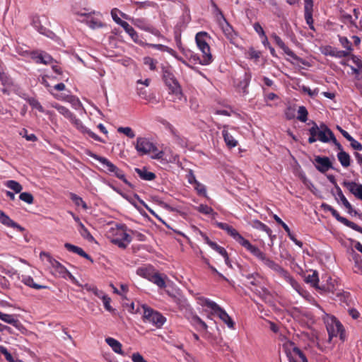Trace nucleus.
Instances as JSON below:
<instances>
[{
  "instance_id": "obj_1",
  "label": "nucleus",
  "mask_w": 362,
  "mask_h": 362,
  "mask_svg": "<svg viewBox=\"0 0 362 362\" xmlns=\"http://www.w3.org/2000/svg\"><path fill=\"white\" fill-rule=\"evenodd\" d=\"M210 39V35L204 31L199 32L195 35L196 44L202 53V59L197 57V59L199 60V63L202 65H209L213 62V56L208 42Z\"/></svg>"
},
{
  "instance_id": "obj_2",
  "label": "nucleus",
  "mask_w": 362,
  "mask_h": 362,
  "mask_svg": "<svg viewBox=\"0 0 362 362\" xmlns=\"http://www.w3.org/2000/svg\"><path fill=\"white\" fill-rule=\"evenodd\" d=\"M309 144H313L317 140L322 143H329L332 137L334 135L332 131L325 124L321 123L320 125L318 126L315 122H313V125L309 129Z\"/></svg>"
},
{
  "instance_id": "obj_3",
  "label": "nucleus",
  "mask_w": 362,
  "mask_h": 362,
  "mask_svg": "<svg viewBox=\"0 0 362 362\" xmlns=\"http://www.w3.org/2000/svg\"><path fill=\"white\" fill-rule=\"evenodd\" d=\"M129 230L124 224L117 225L116 228H112L109 233L111 235V243L117 245L119 248L125 249L132 241V237L128 233Z\"/></svg>"
},
{
  "instance_id": "obj_4",
  "label": "nucleus",
  "mask_w": 362,
  "mask_h": 362,
  "mask_svg": "<svg viewBox=\"0 0 362 362\" xmlns=\"http://www.w3.org/2000/svg\"><path fill=\"white\" fill-rule=\"evenodd\" d=\"M247 250L250 252L252 255L257 257L259 260H260L264 265L269 267L272 270L274 271L277 274H279L281 276L284 275H286L287 270L284 269L281 265L278 263L275 262L274 260L271 259L269 257L267 256L265 253L259 250L257 247L250 245Z\"/></svg>"
},
{
  "instance_id": "obj_5",
  "label": "nucleus",
  "mask_w": 362,
  "mask_h": 362,
  "mask_svg": "<svg viewBox=\"0 0 362 362\" xmlns=\"http://www.w3.org/2000/svg\"><path fill=\"white\" fill-rule=\"evenodd\" d=\"M163 79L165 84L168 87L169 93L175 97L173 100H181L183 96L182 88L175 75L169 69H163Z\"/></svg>"
},
{
  "instance_id": "obj_6",
  "label": "nucleus",
  "mask_w": 362,
  "mask_h": 362,
  "mask_svg": "<svg viewBox=\"0 0 362 362\" xmlns=\"http://www.w3.org/2000/svg\"><path fill=\"white\" fill-rule=\"evenodd\" d=\"M137 274L153 283L160 288L166 287V275L160 274L158 272L156 271L153 267L139 268L137 269Z\"/></svg>"
},
{
  "instance_id": "obj_7",
  "label": "nucleus",
  "mask_w": 362,
  "mask_h": 362,
  "mask_svg": "<svg viewBox=\"0 0 362 362\" xmlns=\"http://www.w3.org/2000/svg\"><path fill=\"white\" fill-rule=\"evenodd\" d=\"M90 156L93 159L98 160L100 163H101L103 166L106 168L107 173H112L115 177L123 181L129 187H133L132 185L126 179L123 170L117 168L107 158L94 153L91 154Z\"/></svg>"
},
{
  "instance_id": "obj_8",
  "label": "nucleus",
  "mask_w": 362,
  "mask_h": 362,
  "mask_svg": "<svg viewBox=\"0 0 362 362\" xmlns=\"http://www.w3.org/2000/svg\"><path fill=\"white\" fill-rule=\"evenodd\" d=\"M283 349L289 362H308L304 353L291 341H287L283 344Z\"/></svg>"
},
{
  "instance_id": "obj_9",
  "label": "nucleus",
  "mask_w": 362,
  "mask_h": 362,
  "mask_svg": "<svg viewBox=\"0 0 362 362\" xmlns=\"http://www.w3.org/2000/svg\"><path fill=\"white\" fill-rule=\"evenodd\" d=\"M326 327L329 334V340L333 337H339L340 339L344 341L345 331L342 324L334 317L327 316L326 320Z\"/></svg>"
},
{
  "instance_id": "obj_10",
  "label": "nucleus",
  "mask_w": 362,
  "mask_h": 362,
  "mask_svg": "<svg viewBox=\"0 0 362 362\" xmlns=\"http://www.w3.org/2000/svg\"><path fill=\"white\" fill-rule=\"evenodd\" d=\"M144 308V320L155 325L157 328L161 327L166 319L160 313L146 306Z\"/></svg>"
},
{
  "instance_id": "obj_11",
  "label": "nucleus",
  "mask_w": 362,
  "mask_h": 362,
  "mask_svg": "<svg viewBox=\"0 0 362 362\" xmlns=\"http://www.w3.org/2000/svg\"><path fill=\"white\" fill-rule=\"evenodd\" d=\"M329 280H332L330 277L327 279L326 284L319 285L318 274L316 271H313L311 274H308L305 277V281L310 284L314 288L321 291L322 293H333L334 290V285L332 282H329Z\"/></svg>"
},
{
  "instance_id": "obj_12",
  "label": "nucleus",
  "mask_w": 362,
  "mask_h": 362,
  "mask_svg": "<svg viewBox=\"0 0 362 362\" xmlns=\"http://www.w3.org/2000/svg\"><path fill=\"white\" fill-rule=\"evenodd\" d=\"M216 225L220 229L226 230L230 236L246 250L251 245L250 241L244 238L233 226L221 222H216Z\"/></svg>"
},
{
  "instance_id": "obj_13",
  "label": "nucleus",
  "mask_w": 362,
  "mask_h": 362,
  "mask_svg": "<svg viewBox=\"0 0 362 362\" xmlns=\"http://www.w3.org/2000/svg\"><path fill=\"white\" fill-rule=\"evenodd\" d=\"M322 208H323L325 211H329L332 214V215L340 223H343L346 226H347L357 232L362 233V228L361 226H359L357 224H356L355 223L348 220L347 218H346L343 216H341L339 213L335 209H334L332 206H330L327 204L323 203L322 204Z\"/></svg>"
},
{
  "instance_id": "obj_14",
  "label": "nucleus",
  "mask_w": 362,
  "mask_h": 362,
  "mask_svg": "<svg viewBox=\"0 0 362 362\" xmlns=\"http://www.w3.org/2000/svg\"><path fill=\"white\" fill-rule=\"evenodd\" d=\"M135 148L141 156L154 152L157 150L156 147L148 139L144 137H138L136 139Z\"/></svg>"
},
{
  "instance_id": "obj_15",
  "label": "nucleus",
  "mask_w": 362,
  "mask_h": 362,
  "mask_svg": "<svg viewBox=\"0 0 362 362\" xmlns=\"http://www.w3.org/2000/svg\"><path fill=\"white\" fill-rule=\"evenodd\" d=\"M69 121L82 134H86L95 141L104 143V141L99 136L86 127L83 122L77 118L75 115H73Z\"/></svg>"
},
{
  "instance_id": "obj_16",
  "label": "nucleus",
  "mask_w": 362,
  "mask_h": 362,
  "mask_svg": "<svg viewBox=\"0 0 362 362\" xmlns=\"http://www.w3.org/2000/svg\"><path fill=\"white\" fill-rule=\"evenodd\" d=\"M40 257V258H46L47 261L50 264L52 267L54 269L55 272L59 273L62 277L66 276V273H69L67 269L59 262L54 259L49 253L46 252H41Z\"/></svg>"
},
{
  "instance_id": "obj_17",
  "label": "nucleus",
  "mask_w": 362,
  "mask_h": 362,
  "mask_svg": "<svg viewBox=\"0 0 362 362\" xmlns=\"http://www.w3.org/2000/svg\"><path fill=\"white\" fill-rule=\"evenodd\" d=\"M30 59L36 64H43L46 65L52 64L54 61V59L49 54L38 50L33 51Z\"/></svg>"
},
{
  "instance_id": "obj_18",
  "label": "nucleus",
  "mask_w": 362,
  "mask_h": 362,
  "mask_svg": "<svg viewBox=\"0 0 362 362\" xmlns=\"http://www.w3.org/2000/svg\"><path fill=\"white\" fill-rule=\"evenodd\" d=\"M313 1L304 0V17L310 30H315L313 18Z\"/></svg>"
},
{
  "instance_id": "obj_19",
  "label": "nucleus",
  "mask_w": 362,
  "mask_h": 362,
  "mask_svg": "<svg viewBox=\"0 0 362 362\" xmlns=\"http://www.w3.org/2000/svg\"><path fill=\"white\" fill-rule=\"evenodd\" d=\"M315 168L318 171L325 173L329 169L333 168L332 163L328 157L315 156Z\"/></svg>"
},
{
  "instance_id": "obj_20",
  "label": "nucleus",
  "mask_w": 362,
  "mask_h": 362,
  "mask_svg": "<svg viewBox=\"0 0 362 362\" xmlns=\"http://www.w3.org/2000/svg\"><path fill=\"white\" fill-rule=\"evenodd\" d=\"M252 78V74L250 71L245 72L243 77L240 79L237 88L239 92H242L243 95H247L248 91V86Z\"/></svg>"
},
{
  "instance_id": "obj_21",
  "label": "nucleus",
  "mask_w": 362,
  "mask_h": 362,
  "mask_svg": "<svg viewBox=\"0 0 362 362\" xmlns=\"http://www.w3.org/2000/svg\"><path fill=\"white\" fill-rule=\"evenodd\" d=\"M343 185L357 199L362 201V185L355 182L344 181Z\"/></svg>"
},
{
  "instance_id": "obj_22",
  "label": "nucleus",
  "mask_w": 362,
  "mask_h": 362,
  "mask_svg": "<svg viewBox=\"0 0 362 362\" xmlns=\"http://www.w3.org/2000/svg\"><path fill=\"white\" fill-rule=\"evenodd\" d=\"M272 37L274 39L276 45L281 48L286 54L292 57L294 59H298V57L297 55L284 42L281 38L278 36L276 33H273L272 35Z\"/></svg>"
},
{
  "instance_id": "obj_23",
  "label": "nucleus",
  "mask_w": 362,
  "mask_h": 362,
  "mask_svg": "<svg viewBox=\"0 0 362 362\" xmlns=\"http://www.w3.org/2000/svg\"><path fill=\"white\" fill-rule=\"evenodd\" d=\"M147 46L148 47L156 49L161 52H166L169 53L170 54H171L172 56H173L174 57H175L179 61L182 62L185 65H187V66L188 65L187 63L185 60H183L181 57H179L177 56L176 52L174 49H173L172 48H170L168 46H165V45H163L161 44H151V43L147 44Z\"/></svg>"
},
{
  "instance_id": "obj_24",
  "label": "nucleus",
  "mask_w": 362,
  "mask_h": 362,
  "mask_svg": "<svg viewBox=\"0 0 362 362\" xmlns=\"http://www.w3.org/2000/svg\"><path fill=\"white\" fill-rule=\"evenodd\" d=\"M214 313L217 315L218 317L224 322L229 328L233 329L235 326V323L231 317L228 315V313L219 305L218 308L214 311Z\"/></svg>"
},
{
  "instance_id": "obj_25",
  "label": "nucleus",
  "mask_w": 362,
  "mask_h": 362,
  "mask_svg": "<svg viewBox=\"0 0 362 362\" xmlns=\"http://www.w3.org/2000/svg\"><path fill=\"white\" fill-rule=\"evenodd\" d=\"M0 222L1 223L6 226L13 228L14 229L18 230L20 232L24 230V228L22 226H21L19 224H18L12 219H11L10 217L8 215H6L4 211L1 212Z\"/></svg>"
},
{
  "instance_id": "obj_26",
  "label": "nucleus",
  "mask_w": 362,
  "mask_h": 362,
  "mask_svg": "<svg viewBox=\"0 0 362 362\" xmlns=\"http://www.w3.org/2000/svg\"><path fill=\"white\" fill-rule=\"evenodd\" d=\"M77 15L86 17V23L92 29H96L103 27V23L98 18L90 16V13H77Z\"/></svg>"
},
{
  "instance_id": "obj_27",
  "label": "nucleus",
  "mask_w": 362,
  "mask_h": 362,
  "mask_svg": "<svg viewBox=\"0 0 362 362\" xmlns=\"http://www.w3.org/2000/svg\"><path fill=\"white\" fill-rule=\"evenodd\" d=\"M228 125L223 126L222 135L224 139V141L229 148H234L238 146V142L234 137L228 132Z\"/></svg>"
},
{
  "instance_id": "obj_28",
  "label": "nucleus",
  "mask_w": 362,
  "mask_h": 362,
  "mask_svg": "<svg viewBox=\"0 0 362 362\" xmlns=\"http://www.w3.org/2000/svg\"><path fill=\"white\" fill-rule=\"evenodd\" d=\"M64 247L68 251L71 252L73 253L78 254L81 257H83L90 260L91 262H93L91 257L88 254H87L81 247H79L78 246L74 245H72L71 243H68L64 244Z\"/></svg>"
},
{
  "instance_id": "obj_29",
  "label": "nucleus",
  "mask_w": 362,
  "mask_h": 362,
  "mask_svg": "<svg viewBox=\"0 0 362 362\" xmlns=\"http://www.w3.org/2000/svg\"><path fill=\"white\" fill-rule=\"evenodd\" d=\"M105 342L111 347L115 353L122 356L124 355L122 349V345L118 340L109 337L105 338Z\"/></svg>"
},
{
  "instance_id": "obj_30",
  "label": "nucleus",
  "mask_w": 362,
  "mask_h": 362,
  "mask_svg": "<svg viewBox=\"0 0 362 362\" xmlns=\"http://www.w3.org/2000/svg\"><path fill=\"white\" fill-rule=\"evenodd\" d=\"M190 323L199 332L207 330L208 325L197 315L191 317Z\"/></svg>"
},
{
  "instance_id": "obj_31",
  "label": "nucleus",
  "mask_w": 362,
  "mask_h": 362,
  "mask_svg": "<svg viewBox=\"0 0 362 362\" xmlns=\"http://www.w3.org/2000/svg\"><path fill=\"white\" fill-rule=\"evenodd\" d=\"M121 26L124 28L125 32L129 34L134 42L139 44L141 43L139 34L127 22L124 21V23H121Z\"/></svg>"
},
{
  "instance_id": "obj_32",
  "label": "nucleus",
  "mask_w": 362,
  "mask_h": 362,
  "mask_svg": "<svg viewBox=\"0 0 362 362\" xmlns=\"http://www.w3.org/2000/svg\"><path fill=\"white\" fill-rule=\"evenodd\" d=\"M282 277L284 278L301 296H304V294L307 293L304 289L301 288L300 285L290 275L288 271L286 272V275H284Z\"/></svg>"
},
{
  "instance_id": "obj_33",
  "label": "nucleus",
  "mask_w": 362,
  "mask_h": 362,
  "mask_svg": "<svg viewBox=\"0 0 362 362\" xmlns=\"http://www.w3.org/2000/svg\"><path fill=\"white\" fill-rule=\"evenodd\" d=\"M135 172L138 174L139 177L144 180L151 181L156 178V174L148 171L146 168H135Z\"/></svg>"
},
{
  "instance_id": "obj_34",
  "label": "nucleus",
  "mask_w": 362,
  "mask_h": 362,
  "mask_svg": "<svg viewBox=\"0 0 362 362\" xmlns=\"http://www.w3.org/2000/svg\"><path fill=\"white\" fill-rule=\"evenodd\" d=\"M21 282H23L25 285L31 287L35 289H42V288H46V286L40 285L37 284H35L34 282V280L33 277L28 275H22L21 279Z\"/></svg>"
},
{
  "instance_id": "obj_35",
  "label": "nucleus",
  "mask_w": 362,
  "mask_h": 362,
  "mask_svg": "<svg viewBox=\"0 0 362 362\" xmlns=\"http://www.w3.org/2000/svg\"><path fill=\"white\" fill-rule=\"evenodd\" d=\"M134 24L139 28L153 33L155 28L143 18H137L134 21Z\"/></svg>"
},
{
  "instance_id": "obj_36",
  "label": "nucleus",
  "mask_w": 362,
  "mask_h": 362,
  "mask_svg": "<svg viewBox=\"0 0 362 362\" xmlns=\"http://www.w3.org/2000/svg\"><path fill=\"white\" fill-rule=\"evenodd\" d=\"M337 158L342 167L346 168L351 165V156L344 151L337 153Z\"/></svg>"
},
{
  "instance_id": "obj_37",
  "label": "nucleus",
  "mask_w": 362,
  "mask_h": 362,
  "mask_svg": "<svg viewBox=\"0 0 362 362\" xmlns=\"http://www.w3.org/2000/svg\"><path fill=\"white\" fill-rule=\"evenodd\" d=\"M0 320L14 327H17L19 324V320L13 315L6 314L2 312H0Z\"/></svg>"
},
{
  "instance_id": "obj_38",
  "label": "nucleus",
  "mask_w": 362,
  "mask_h": 362,
  "mask_svg": "<svg viewBox=\"0 0 362 362\" xmlns=\"http://www.w3.org/2000/svg\"><path fill=\"white\" fill-rule=\"evenodd\" d=\"M352 258L354 261V272L362 274V258L358 254L354 252L352 253Z\"/></svg>"
},
{
  "instance_id": "obj_39",
  "label": "nucleus",
  "mask_w": 362,
  "mask_h": 362,
  "mask_svg": "<svg viewBox=\"0 0 362 362\" xmlns=\"http://www.w3.org/2000/svg\"><path fill=\"white\" fill-rule=\"evenodd\" d=\"M198 303L202 306H206L210 308L213 312L218 308V305L211 300L209 298L204 297H200L198 298Z\"/></svg>"
},
{
  "instance_id": "obj_40",
  "label": "nucleus",
  "mask_w": 362,
  "mask_h": 362,
  "mask_svg": "<svg viewBox=\"0 0 362 362\" xmlns=\"http://www.w3.org/2000/svg\"><path fill=\"white\" fill-rule=\"evenodd\" d=\"M52 107L55 108L60 114L69 119H70L74 115L68 108L58 103L52 104Z\"/></svg>"
},
{
  "instance_id": "obj_41",
  "label": "nucleus",
  "mask_w": 362,
  "mask_h": 362,
  "mask_svg": "<svg viewBox=\"0 0 362 362\" xmlns=\"http://www.w3.org/2000/svg\"><path fill=\"white\" fill-rule=\"evenodd\" d=\"M326 54L337 58H342L348 57L349 55V52L345 50H337L336 48L329 47V50Z\"/></svg>"
},
{
  "instance_id": "obj_42",
  "label": "nucleus",
  "mask_w": 362,
  "mask_h": 362,
  "mask_svg": "<svg viewBox=\"0 0 362 362\" xmlns=\"http://www.w3.org/2000/svg\"><path fill=\"white\" fill-rule=\"evenodd\" d=\"M223 31L226 35V37L230 41L235 39L236 36V33H235L232 26L226 21V25H223Z\"/></svg>"
},
{
  "instance_id": "obj_43",
  "label": "nucleus",
  "mask_w": 362,
  "mask_h": 362,
  "mask_svg": "<svg viewBox=\"0 0 362 362\" xmlns=\"http://www.w3.org/2000/svg\"><path fill=\"white\" fill-rule=\"evenodd\" d=\"M242 276H245L250 281V284L252 286H259L260 284V279H262L261 276L258 273L245 274L243 272Z\"/></svg>"
},
{
  "instance_id": "obj_44",
  "label": "nucleus",
  "mask_w": 362,
  "mask_h": 362,
  "mask_svg": "<svg viewBox=\"0 0 362 362\" xmlns=\"http://www.w3.org/2000/svg\"><path fill=\"white\" fill-rule=\"evenodd\" d=\"M29 105L35 109H37L40 112L45 113L46 115H50L49 111H45L44 107L41 105L40 103L35 98H31L28 99Z\"/></svg>"
},
{
  "instance_id": "obj_45",
  "label": "nucleus",
  "mask_w": 362,
  "mask_h": 362,
  "mask_svg": "<svg viewBox=\"0 0 362 362\" xmlns=\"http://www.w3.org/2000/svg\"><path fill=\"white\" fill-rule=\"evenodd\" d=\"M5 186L13 190L15 193H20L23 189L22 185L16 180H10L5 182Z\"/></svg>"
},
{
  "instance_id": "obj_46",
  "label": "nucleus",
  "mask_w": 362,
  "mask_h": 362,
  "mask_svg": "<svg viewBox=\"0 0 362 362\" xmlns=\"http://www.w3.org/2000/svg\"><path fill=\"white\" fill-rule=\"evenodd\" d=\"M194 209L201 214L205 215H217V213L214 212V209L206 204H200L197 206H195Z\"/></svg>"
},
{
  "instance_id": "obj_47",
  "label": "nucleus",
  "mask_w": 362,
  "mask_h": 362,
  "mask_svg": "<svg viewBox=\"0 0 362 362\" xmlns=\"http://www.w3.org/2000/svg\"><path fill=\"white\" fill-rule=\"evenodd\" d=\"M16 52L19 55H21L25 58H30V59L31 57V54H33V50H30L27 47H24L23 46H21V45L16 46Z\"/></svg>"
},
{
  "instance_id": "obj_48",
  "label": "nucleus",
  "mask_w": 362,
  "mask_h": 362,
  "mask_svg": "<svg viewBox=\"0 0 362 362\" xmlns=\"http://www.w3.org/2000/svg\"><path fill=\"white\" fill-rule=\"evenodd\" d=\"M70 199L75 204V205L78 206H81L84 209L88 208L86 203L83 200L81 197L77 194L74 193H70Z\"/></svg>"
},
{
  "instance_id": "obj_49",
  "label": "nucleus",
  "mask_w": 362,
  "mask_h": 362,
  "mask_svg": "<svg viewBox=\"0 0 362 362\" xmlns=\"http://www.w3.org/2000/svg\"><path fill=\"white\" fill-rule=\"evenodd\" d=\"M308 112L305 106H300L298 110L297 119L302 122H305L308 120Z\"/></svg>"
},
{
  "instance_id": "obj_50",
  "label": "nucleus",
  "mask_w": 362,
  "mask_h": 362,
  "mask_svg": "<svg viewBox=\"0 0 362 362\" xmlns=\"http://www.w3.org/2000/svg\"><path fill=\"white\" fill-rule=\"evenodd\" d=\"M144 64L146 66H148L151 71H155L156 69V64H158V62L150 57H145L143 59Z\"/></svg>"
},
{
  "instance_id": "obj_51",
  "label": "nucleus",
  "mask_w": 362,
  "mask_h": 362,
  "mask_svg": "<svg viewBox=\"0 0 362 362\" xmlns=\"http://www.w3.org/2000/svg\"><path fill=\"white\" fill-rule=\"evenodd\" d=\"M80 228L81 229L79 230V232L84 238L89 241H92L94 240L93 235L90 233L88 230L85 227V226L82 223H80Z\"/></svg>"
},
{
  "instance_id": "obj_52",
  "label": "nucleus",
  "mask_w": 362,
  "mask_h": 362,
  "mask_svg": "<svg viewBox=\"0 0 362 362\" xmlns=\"http://www.w3.org/2000/svg\"><path fill=\"white\" fill-rule=\"evenodd\" d=\"M254 227L266 232L267 234L269 236H271V235H272V230L266 224L262 223L259 221H255Z\"/></svg>"
},
{
  "instance_id": "obj_53",
  "label": "nucleus",
  "mask_w": 362,
  "mask_h": 362,
  "mask_svg": "<svg viewBox=\"0 0 362 362\" xmlns=\"http://www.w3.org/2000/svg\"><path fill=\"white\" fill-rule=\"evenodd\" d=\"M19 199L28 204H33L34 201V197L30 192L21 193L19 195Z\"/></svg>"
},
{
  "instance_id": "obj_54",
  "label": "nucleus",
  "mask_w": 362,
  "mask_h": 362,
  "mask_svg": "<svg viewBox=\"0 0 362 362\" xmlns=\"http://www.w3.org/2000/svg\"><path fill=\"white\" fill-rule=\"evenodd\" d=\"M117 132L125 134L127 136H128L129 138H131V139H133L135 137V133L132 129V128H130L129 127H120L117 129Z\"/></svg>"
},
{
  "instance_id": "obj_55",
  "label": "nucleus",
  "mask_w": 362,
  "mask_h": 362,
  "mask_svg": "<svg viewBox=\"0 0 362 362\" xmlns=\"http://www.w3.org/2000/svg\"><path fill=\"white\" fill-rule=\"evenodd\" d=\"M0 353L4 356L5 359L8 362H15V360L11 354L7 350V349L5 346L2 345L0 346Z\"/></svg>"
},
{
  "instance_id": "obj_56",
  "label": "nucleus",
  "mask_w": 362,
  "mask_h": 362,
  "mask_svg": "<svg viewBox=\"0 0 362 362\" xmlns=\"http://www.w3.org/2000/svg\"><path fill=\"white\" fill-rule=\"evenodd\" d=\"M173 300L179 306L180 309L185 308L187 305V300L182 297L173 296Z\"/></svg>"
},
{
  "instance_id": "obj_57",
  "label": "nucleus",
  "mask_w": 362,
  "mask_h": 362,
  "mask_svg": "<svg viewBox=\"0 0 362 362\" xmlns=\"http://www.w3.org/2000/svg\"><path fill=\"white\" fill-rule=\"evenodd\" d=\"M336 189H337V195L339 197V199H341L344 207H350V203L349 202L347 199L344 195L341 188L339 186H336Z\"/></svg>"
},
{
  "instance_id": "obj_58",
  "label": "nucleus",
  "mask_w": 362,
  "mask_h": 362,
  "mask_svg": "<svg viewBox=\"0 0 362 362\" xmlns=\"http://www.w3.org/2000/svg\"><path fill=\"white\" fill-rule=\"evenodd\" d=\"M20 135L23 137L25 138L27 141H36L37 140V137L34 134H28V130L26 129H23L20 132Z\"/></svg>"
},
{
  "instance_id": "obj_59",
  "label": "nucleus",
  "mask_w": 362,
  "mask_h": 362,
  "mask_svg": "<svg viewBox=\"0 0 362 362\" xmlns=\"http://www.w3.org/2000/svg\"><path fill=\"white\" fill-rule=\"evenodd\" d=\"M199 233L203 238V239L204 240L205 243L206 244H208L213 250H215V249H216L219 246L216 243L211 241L209 238V237L205 233H204L202 231L199 230Z\"/></svg>"
},
{
  "instance_id": "obj_60",
  "label": "nucleus",
  "mask_w": 362,
  "mask_h": 362,
  "mask_svg": "<svg viewBox=\"0 0 362 362\" xmlns=\"http://www.w3.org/2000/svg\"><path fill=\"white\" fill-rule=\"evenodd\" d=\"M247 57L251 59H258L260 57L261 52L255 49L253 47H250L247 52Z\"/></svg>"
},
{
  "instance_id": "obj_61",
  "label": "nucleus",
  "mask_w": 362,
  "mask_h": 362,
  "mask_svg": "<svg viewBox=\"0 0 362 362\" xmlns=\"http://www.w3.org/2000/svg\"><path fill=\"white\" fill-rule=\"evenodd\" d=\"M254 292L264 300H265L267 296H269V291L264 287H262L260 289L257 288L254 291Z\"/></svg>"
},
{
  "instance_id": "obj_62",
  "label": "nucleus",
  "mask_w": 362,
  "mask_h": 362,
  "mask_svg": "<svg viewBox=\"0 0 362 362\" xmlns=\"http://www.w3.org/2000/svg\"><path fill=\"white\" fill-rule=\"evenodd\" d=\"M339 40L341 45L346 49V51L350 52L352 50L351 42L346 37H339Z\"/></svg>"
},
{
  "instance_id": "obj_63",
  "label": "nucleus",
  "mask_w": 362,
  "mask_h": 362,
  "mask_svg": "<svg viewBox=\"0 0 362 362\" xmlns=\"http://www.w3.org/2000/svg\"><path fill=\"white\" fill-rule=\"evenodd\" d=\"M194 187L199 195H202L205 197H207L206 187L204 185L200 182H197Z\"/></svg>"
},
{
  "instance_id": "obj_64",
  "label": "nucleus",
  "mask_w": 362,
  "mask_h": 362,
  "mask_svg": "<svg viewBox=\"0 0 362 362\" xmlns=\"http://www.w3.org/2000/svg\"><path fill=\"white\" fill-rule=\"evenodd\" d=\"M349 141L350 142L351 146L354 150H356V151H361L362 150V144L360 142H358V141H356V139H354L352 136L349 140Z\"/></svg>"
}]
</instances>
